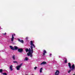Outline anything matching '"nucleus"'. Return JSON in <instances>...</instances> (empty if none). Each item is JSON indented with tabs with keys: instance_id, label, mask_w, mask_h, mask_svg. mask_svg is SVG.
Returning <instances> with one entry per match:
<instances>
[{
	"instance_id": "nucleus-1",
	"label": "nucleus",
	"mask_w": 75,
	"mask_h": 75,
	"mask_svg": "<svg viewBox=\"0 0 75 75\" xmlns=\"http://www.w3.org/2000/svg\"><path fill=\"white\" fill-rule=\"evenodd\" d=\"M10 47L12 50H13V51H14L15 50H17V49H18V47L17 46H15L14 47H13L11 46H10Z\"/></svg>"
},
{
	"instance_id": "nucleus-2",
	"label": "nucleus",
	"mask_w": 75,
	"mask_h": 75,
	"mask_svg": "<svg viewBox=\"0 0 75 75\" xmlns=\"http://www.w3.org/2000/svg\"><path fill=\"white\" fill-rule=\"evenodd\" d=\"M30 45H31L30 46V49H33V48H35V46L34 44H33V41L32 40L30 41Z\"/></svg>"
},
{
	"instance_id": "nucleus-3",
	"label": "nucleus",
	"mask_w": 75,
	"mask_h": 75,
	"mask_svg": "<svg viewBox=\"0 0 75 75\" xmlns=\"http://www.w3.org/2000/svg\"><path fill=\"white\" fill-rule=\"evenodd\" d=\"M75 68V65L74 64H73L71 66V69L69 70L68 71V73H70V72H71V71H73V70H74Z\"/></svg>"
},
{
	"instance_id": "nucleus-4",
	"label": "nucleus",
	"mask_w": 75,
	"mask_h": 75,
	"mask_svg": "<svg viewBox=\"0 0 75 75\" xmlns=\"http://www.w3.org/2000/svg\"><path fill=\"white\" fill-rule=\"evenodd\" d=\"M25 51H26V52H27L28 51V53H29L30 52H32V51H33V49H31L30 48H29V50L27 48L25 50Z\"/></svg>"
},
{
	"instance_id": "nucleus-5",
	"label": "nucleus",
	"mask_w": 75,
	"mask_h": 75,
	"mask_svg": "<svg viewBox=\"0 0 75 75\" xmlns=\"http://www.w3.org/2000/svg\"><path fill=\"white\" fill-rule=\"evenodd\" d=\"M33 50H32V52H30L29 53H27V55L28 56H30V57H33Z\"/></svg>"
},
{
	"instance_id": "nucleus-6",
	"label": "nucleus",
	"mask_w": 75,
	"mask_h": 75,
	"mask_svg": "<svg viewBox=\"0 0 75 75\" xmlns=\"http://www.w3.org/2000/svg\"><path fill=\"white\" fill-rule=\"evenodd\" d=\"M23 65V63H21L18 66L16 67V69L17 70H20V68L21 67V66Z\"/></svg>"
},
{
	"instance_id": "nucleus-7",
	"label": "nucleus",
	"mask_w": 75,
	"mask_h": 75,
	"mask_svg": "<svg viewBox=\"0 0 75 75\" xmlns=\"http://www.w3.org/2000/svg\"><path fill=\"white\" fill-rule=\"evenodd\" d=\"M18 52H21L23 51V49L22 48H19L18 49Z\"/></svg>"
},
{
	"instance_id": "nucleus-8",
	"label": "nucleus",
	"mask_w": 75,
	"mask_h": 75,
	"mask_svg": "<svg viewBox=\"0 0 75 75\" xmlns=\"http://www.w3.org/2000/svg\"><path fill=\"white\" fill-rule=\"evenodd\" d=\"M59 71L58 70H57L55 72V75H59Z\"/></svg>"
},
{
	"instance_id": "nucleus-9",
	"label": "nucleus",
	"mask_w": 75,
	"mask_h": 75,
	"mask_svg": "<svg viewBox=\"0 0 75 75\" xmlns=\"http://www.w3.org/2000/svg\"><path fill=\"white\" fill-rule=\"evenodd\" d=\"M68 64L70 69H71V68H72V67H71V63H69Z\"/></svg>"
},
{
	"instance_id": "nucleus-10",
	"label": "nucleus",
	"mask_w": 75,
	"mask_h": 75,
	"mask_svg": "<svg viewBox=\"0 0 75 75\" xmlns=\"http://www.w3.org/2000/svg\"><path fill=\"white\" fill-rule=\"evenodd\" d=\"M47 63L45 62H43L41 63L40 65H44L45 64H46Z\"/></svg>"
},
{
	"instance_id": "nucleus-11",
	"label": "nucleus",
	"mask_w": 75,
	"mask_h": 75,
	"mask_svg": "<svg viewBox=\"0 0 75 75\" xmlns=\"http://www.w3.org/2000/svg\"><path fill=\"white\" fill-rule=\"evenodd\" d=\"M43 55L44 56L45 55V54L47 53V51L45 50H43Z\"/></svg>"
},
{
	"instance_id": "nucleus-12",
	"label": "nucleus",
	"mask_w": 75,
	"mask_h": 75,
	"mask_svg": "<svg viewBox=\"0 0 75 75\" xmlns=\"http://www.w3.org/2000/svg\"><path fill=\"white\" fill-rule=\"evenodd\" d=\"M18 41H19L20 42H21L22 43H23V42H24V41H23V40H20V39H18Z\"/></svg>"
},
{
	"instance_id": "nucleus-13",
	"label": "nucleus",
	"mask_w": 75,
	"mask_h": 75,
	"mask_svg": "<svg viewBox=\"0 0 75 75\" xmlns=\"http://www.w3.org/2000/svg\"><path fill=\"white\" fill-rule=\"evenodd\" d=\"M13 65H11L10 67V69L11 71H13Z\"/></svg>"
},
{
	"instance_id": "nucleus-14",
	"label": "nucleus",
	"mask_w": 75,
	"mask_h": 75,
	"mask_svg": "<svg viewBox=\"0 0 75 75\" xmlns=\"http://www.w3.org/2000/svg\"><path fill=\"white\" fill-rule=\"evenodd\" d=\"M12 57L13 59L14 60H15L16 59L15 55H13L12 56Z\"/></svg>"
},
{
	"instance_id": "nucleus-15",
	"label": "nucleus",
	"mask_w": 75,
	"mask_h": 75,
	"mask_svg": "<svg viewBox=\"0 0 75 75\" xmlns=\"http://www.w3.org/2000/svg\"><path fill=\"white\" fill-rule=\"evenodd\" d=\"M28 59H28V57H26L24 59V60L25 61H28Z\"/></svg>"
},
{
	"instance_id": "nucleus-16",
	"label": "nucleus",
	"mask_w": 75,
	"mask_h": 75,
	"mask_svg": "<svg viewBox=\"0 0 75 75\" xmlns=\"http://www.w3.org/2000/svg\"><path fill=\"white\" fill-rule=\"evenodd\" d=\"M42 68H41V69H40V73L42 72Z\"/></svg>"
},
{
	"instance_id": "nucleus-17",
	"label": "nucleus",
	"mask_w": 75,
	"mask_h": 75,
	"mask_svg": "<svg viewBox=\"0 0 75 75\" xmlns=\"http://www.w3.org/2000/svg\"><path fill=\"white\" fill-rule=\"evenodd\" d=\"M64 63H67V59H65L64 60Z\"/></svg>"
},
{
	"instance_id": "nucleus-18",
	"label": "nucleus",
	"mask_w": 75,
	"mask_h": 75,
	"mask_svg": "<svg viewBox=\"0 0 75 75\" xmlns=\"http://www.w3.org/2000/svg\"><path fill=\"white\" fill-rule=\"evenodd\" d=\"M2 74L4 75H7V73H3Z\"/></svg>"
},
{
	"instance_id": "nucleus-19",
	"label": "nucleus",
	"mask_w": 75,
	"mask_h": 75,
	"mask_svg": "<svg viewBox=\"0 0 75 75\" xmlns=\"http://www.w3.org/2000/svg\"><path fill=\"white\" fill-rule=\"evenodd\" d=\"M13 40H14V38H11V41H13Z\"/></svg>"
},
{
	"instance_id": "nucleus-20",
	"label": "nucleus",
	"mask_w": 75,
	"mask_h": 75,
	"mask_svg": "<svg viewBox=\"0 0 75 75\" xmlns=\"http://www.w3.org/2000/svg\"><path fill=\"white\" fill-rule=\"evenodd\" d=\"M3 71V69H0V72H2V71Z\"/></svg>"
},
{
	"instance_id": "nucleus-21",
	"label": "nucleus",
	"mask_w": 75,
	"mask_h": 75,
	"mask_svg": "<svg viewBox=\"0 0 75 75\" xmlns=\"http://www.w3.org/2000/svg\"><path fill=\"white\" fill-rule=\"evenodd\" d=\"M13 62L14 63H17V61H13Z\"/></svg>"
},
{
	"instance_id": "nucleus-22",
	"label": "nucleus",
	"mask_w": 75,
	"mask_h": 75,
	"mask_svg": "<svg viewBox=\"0 0 75 75\" xmlns=\"http://www.w3.org/2000/svg\"><path fill=\"white\" fill-rule=\"evenodd\" d=\"M28 37H26L25 38L26 40H28Z\"/></svg>"
},
{
	"instance_id": "nucleus-23",
	"label": "nucleus",
	"mask_w": 75,
	"mask_h": 75,
	"mask_svg": "<svg viewBox=\"0 0 75 75\" xmlns=\"http://www.w3.org/2000/svg\"><path fill=\"white\" fill-rule=\"evenodd\" d=\"M4 35H6V34H7V33H2Z\"/></svg>"
},
{
	"instance_id": "nucleus-24",
	"label": "nucleus",
	"mask_w": 75,
	"mask_h": 75,
	"mask_svg": "<svg viewBox=\"0 0 75 75\" xmlns=\"http://www.w3.org/2000/svg\"><path fill=\"white\" fill-rule=\"evenodd\" d=\"M37 67H35V68H34V69H37Z\"/></svg>"
},
{
	"instance_id": "nucleus-25",
	"label": "nucleus",
	"mask_w": 75,
	"mask_h": 75,
	"mask_svg": "<svg viewBox=\"0 0 75 75\" xmlns=\"http://www.w3.org/2000/svg\"><path fill=\"white\" fill-rule=\"evenodd\" d=\"M12 38H14V36H13V35H12Z\"/></svg>"
},
{
	"instance_id": "nucleus-26",
	"label": "nucleus",
	"mask_w": 75,
	"mask_h": 75,
	"mask_svg": "<svg viewBox=\"0 0 75 75\" xmlns=\"http://www.w3.org/2000/svg\"><path fill=\"white\" fill-rule=\"evenodd\" d=\"M52 55V54H50V56H51Z\"/></svg>"
},
{
	"instance_id": "nucleus-27",
	"label": "nucleus",
	"mask_w": 75,
	"mask_h": 75,
	"mask_svg": "<svg viewBox=\"0 0 75 75\" xmlns=\"http://www.w3.org/2000/svg\"><path fill=\"white\" fill-rule=\"evenodd\" d=\"M15 34H13V35H15Z\"/></svg>"
},
{
	"instance_id": "nucleus-28",
	"label": "nucleus",
	"mask_w": 75,
	"mask_h": 75,
	"mask_svg": "<svg viewBox=\"0 0 75 75\" xmlns=\"http://www.w3.org/2000/svg\"><path fill=\"white\" fill-rule=\"evenodd\" d=\"M73 75H75V74H74Z\"/></svg>"
}]
</instances>
